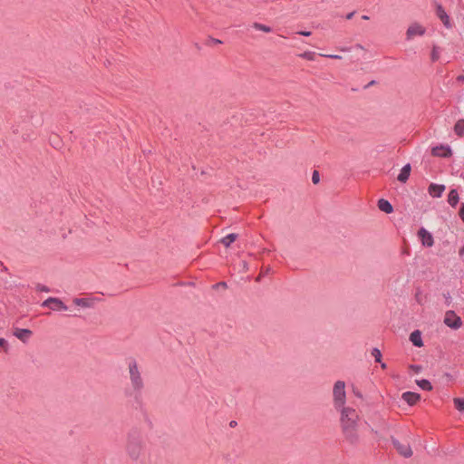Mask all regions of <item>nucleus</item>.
<instances>
[{
	"label": "nucleus",
	"mask_w": 464,
	"mask_h": 464,
	"mask_svg": "<svg viewBox=\"0 0 464 464\" xmlns=\"http://www.w3.org/2000/svg\"><path fill=\"white\" fill-rule=\"evenodd\" d=\"M216 286L226 287L227 286V283L226 282H219L218 284L216 285Z\"/></svg>",
	"instance_id": "37"
},
{
	"label": "nucleus",
	"mask_w": 464,
	"mask_h": 464,
	"mask_svg": "<svg viewBox=\"0 0 464 464\" xmlns=\"http://www.w3.org/2000/svg\"><path fill=\"white\" fill-rule=\"evenodd\" d=\"M418 236L420 237V239L421 240V244L424 246H432L433 244H434V240H433V237L432 235L427 230L425 229L424 227H421L419 232H418Z\"/></svg>",
	"instance_id": "11"
},
{
	"label": "nucleus",
	"mask_w": 464,
	"mask_h": 464,
	"mask_svg": "<svg viewBox=\"0 0 464 464\" xmlns=\"http://www.w3.org/2000/svg\"><path fill=\"white\" fill-rule=\"evenodd\" d=\"M459 197L458 190L456 188H452L450 190L448 195V203L452 207L455 208L457 204L459 203Z\"/></svg>",
	"instance_id": "18"
},
{
	"label": "nucleus",
	"mask_w": 464,
	"mask_h": 464,
	"mask_svg": "<svg viewBox=\"0 0 464 464\" xmlns=\"http://www.w3.org/2000/svg\"><path fill=\"white\" fill-rule=\"evenodd\" d=\"M229 426L230 427H236L237 426V421L236 420H231L230 423H229Z\"/></svg>",
	"instance_id": "39"
},
{
	"label": "nucleus",
	"mask_w": 464,
	"mask_h": 464,
	"mask_svg": "<svg viewBox=\"0 0 464 464\" xmlns=\"http://www.w3.org/2000/svg\"><path fill=\"white\" fill-rule=\"evenodd\" d=\"M454 132L459 137H462L464 135V119H460L455 123Z\"/></svg>",
	"instance_id": "19"
},
{
	"label": "nucleus",
	"mask_w": 464,
	"mask_h": 464,
	"mask_svg": "<svg viewBox=\"0 0 464 464\" xmlns=\"http://www.w3.org/2000/svg\"><path fill=\"white\" fill-rule=\"evenodd\" d=\"M297 34H300V35H304V36H310L311 35V32L310 31H299Z\"/></svg>",
	"instance_id": "33"
},
{
	"label": "nucleus",
	"mask_w": 464,
	"mask_h": 464,
	"mask_svg": "<svg viewBox=\"0 0 464 464\" xmlns=\"http://www.w3.org/2000/svg\"><path fill=\"white\" fill-rule=\"evenodd\" d=\"M35 289L38 292H44V293L50 292V288L48 286L44 285H42V284H37L35 285Z\"/></svg>",
	"instance_id": "29"
},
{
	"label": "nucleus",
	"mask_w": 464,
	"mask_h": 464,
	"mask_svg": "<svg viewBox=\"0 0 464 464\" xmlns=\"http://www.w3.org/2000/svg\"><path fill=\"white\" fill-rule=\"evenodd\" d=\"M410 341L416 347H422L423 342L421 338V332L420 330H415L410 334Z\"/></svg>",
	"instance_id": "16"
},
{
	"label": "nucleus",
	"mask_w": 464,
	"mask_h": 464,
	"mask_svg": "<svg viewBox=\"0 0 464 464\" xmlns=\"http://www.w3.org/2000/svg\"><path fill=\"white\" fill-rule=\"evenodd\" d=\"M0 349H3L5 353L8 352L9 345L5 338H0Z\"/></svg>",
	"instance_id": "28"
},
{
	"label": "nucleus",
	"mask_w": 464,
	"mask_h": 464,
	"mask_svg": "<svg viewBox=\"0 0 464 464\" xmlns=\"http://www.w3.org/2000/svg\"><path fill=\"white\" fill-rule=\"evenodd\" d=\"M127 363L132 392L135 394V397L140 396L145 384L138 363L133 358L129 359Z\"/></svg>",
	"instance_id": "2"
},
{
	"label": "nucleus",
	"mask_w": 464,
	"mask_h": 464,
	"mask_svg": "<svg viewBox=\"0 0 464 464\" xmlns=\"http://www.w3.org/2000/svg\"><path fill=\"white\" fill-rule=\"evenodd\" d=\"M44 307H50L52 310H68V306L59 298L48 297L42 304Z\"/></svg>",
	"instance_id": "6"
},
{
	"label": "nucleus",
	"mask_w": 464,
	"mask_h": 464,
	"mask_svg": "<svg viewBox=\"0 0 464 464\" xmlns=\"http://www.w3.org/2000/svg\"><path fill=\"white\" fill-rule=\"evenodd\" d=\"M445 188V185L431 183L428 188V192L433 198H440Z\"/></svg>",
	"instance_id": "13"
},
{
	"label": "nucleus",
	"mask_w": 464,
	"mask_h": 464,
	"mask_svg": "<svg viewBox=\"0 0 464 464\" xmlns=\"http://www.w3.org/2000/svg\"><path fill=\"white\" fill-rule=\"evenodd\" d=\"M312 181L314 184H317L320 181V174L318 170H314L312 174Z\"/></svg>",
	"instance_id": "30"
},
{
	"label": "nucleus",
	"mask_w": 464,
	"mask_h": 464,
	"mask_svg": "<svg viewBox=\"0 0 464 464\" xmlns=\"http://www.w3.org/2000/svg\"><path fill=\"white\" fill-rule=\"evenodd\" d=\"M362 18L363 20H369V19H370V17H369L368 15H365V14H364V15H362Z\"/></svg>",
	"instance_id": "41"
},
{
	"label": "nucleus",
	"mask_w": 464,
	"mask_h": 464,
	"mask_svg": "<svg viewBox=\"0 0 464 464\" xmlns=\"http://www.w3.org/2000/svg\"><path fill=\"white\" fill-rule=\"evenodd\" d=\"M436 14L446 28L450 29L452 27L450 18L440 4H436Z\"/></svg>",
	"instance_id": "9"
},
{
	"label": "nucleus",
	"mask_w": 464,
	"mask_h": 464,
	"mask_svg": "<svg viewBox=\"0 0 464 464\" xmlns=\"http://www.w3.org/2000/svg\"><path fill=\"white\" fill-rule=\"evenodd\" d=\"M340 412V423L345 440L351 445H357L360 441L358 426L360 417L355 409L344 407L338 410Z\"/></svg>",
	"instance_id": "1"
},
{
	"label": "nucleus",
	"mask_w": 464,
	"mask_h": 464,
	"mask_svg": "<svg viewBox=\"0 0 464 464\" xmlns=\"http://www.w3.org/2000/svg\"><path fill=\"white\" fill-rule=\"evenodd\" d=\"M210 41L214 44H222V41L218 40V39H215V38H210Z\"/></svg>",
	"instance_id": "36"
},
{
	"label": "nucleus",
	"mask_w": 464,
	"mask_h": 464,
	"mask_svg": "<svg viewBox=\"0 0 464 464\" xmlns=\"http://www.w3.org/2000/svg\"><path fill=\"white\" fill-rule=\"evenodd\" d=\"M440 57V52L439 48L437 46H433L432 52H431V60L433 62L437 61Z\"/></svg>",
	"instance_id": "27"
},
{
	"label": "nucleus",
	"mask_w": 464,
	"mask_h": 464,
	"mask_svg": "<svg viewBox=\"0 0 464 464\" xmlns=\"http://www.w3.org/2000/svg\"><path fill=\"white\" fill-rule=\"evenodd\" d=\"M298 56L308 61H314L315 59L316 53L314 52L306 51L299 53Z\"/></svg>",
	"instance_id": "23"
},
{
	"label": "nucleus",
	"mask_w": 464,
	"mask_h": 464,
	"mask_svg": "<svg viewBox=\"0 0 464 464\" xmlns=\"http://www.w3.org/2000/svg\"><path fill=\"white\" fill-rule=\"evenodd\" d=\"M322 56L331 58V59H341L340 55L337 54H321Z\"/></svg>",
	"instance_id": "32"
},
{
	"label": "nucleus",
	"mask_w": 464,
	"mask_h": 464,
	"mask_svg": "<svg viewBox=\"0 0 464 464\" xmlns=\"http://www.w3.org/2000/svg\"><path fill=\"white\" fill-rule=\"evenodd\" d=\"M126 450L128 455L133 460H139L144 454L141 439L136 432L129 434Z\"/></svg>",
	"instance_id": "3"
},
{
	"label": "nucleus",
	"mask_w": 464,
	"mask_h": 464,
	"mask_svg": "<svg viewBox=\"0 0 464 464\" xmlns=\"http://www.w3.org/2000/svg\"><path fill=\"white\" fill-rule=\"evenodd\" d=\"M237 234L236 233H230L228 235H227L226 237H224L222 239H221V243L226 246V247H228L237 238Z\"/></svg>",
	"instance_id": "20"
},
{
	"label": "nucleus",
	"mask_w": 464,
	"mask_h": 464,
	"mask_svg": "<svg viewBox=\"0 0 464 464\" xmlns=\"http://www.w3.org/2000/svg\"><path fill=\"white\" fill-rule=\"evenodd\" d=\"M459 215L461 220L464 222V203L461 204Z\"/></svg>",
	"instance_id": "31"
},
{
	"label": "nucleus",
	"mask_w": 464,
	"mask_h": 464,
	"mask_svg": "<svg viewBox=\"0 0 464 464\" xmlns=\"http://www.w3.org/2000/svg\"><path fill=\"white\" fill-rule=\"evenodd\" d=\"M380 363H381V367H382V369H385V368H386V363L382 362H381Z\"/></svg>",
	"instance_id": "42"
},
{
	"label": "nucleus",
	"mask_w": 464,
	"mask_h": 464,
	"mask_svg": "<svg viewBox=\"0 0 464 464\" xmlns=\"http://www.w3.org/2000/svg\"><path fill=\"white\" fill-rule=\"evenodd\" d=\"M425 32L426 29L422 25L418 23H414L408 27L406 32V39L409 41L416 35L421 36L425 34Z\"/></svg>",
	"instance_id": "8"
},
{
	"label": "nucleus",
	"mask_w": 464,
	"mask_h": 464,
	"mask_svg": "<svg viewBox=\"0 0 464 464\" xmlns=\"http://www.w3.org/2000/svg\"><path fill=\"white\" fill-rule=\"evenodd\" d=\"M417 299H420V296H419V294L416 295Z\"/></svg>",
	"instance_id": "43"
},
{
	"label": "nucleus",
	"mask_w": 464,
	"mask_h": 464,
	"mask_svg": "<svg viewBox=\"0 0 464 464\" xmlns=\"http://www.w3.org/2000/svg\"><path fill=\"white\" fill-rule=\"evenodd\" d=\"M73 303L76 305H79L82 307H89L91 305V302L88 298H75L73 300Z\"/></svg>",
	"instance_id": "22"
},
{
	"label": "nucleus",
	"mask_w": 464,
	"mask_h": 464,
	"mask_svg": "<svg viewBox=\"0 0 464 464\" xmlns=\"http://www.w3.org/2000/svg\"><path fill=\"white\" fill-rule=\"evenodd\" d=\"M33 332L29 329L25 328H15L14 331V335L22 341L24 343H27L31 338Z\"/></svg>",
	"instance_id": "12"
},
{
	"label": "nucleus",
	"mask_w": 464,
	"mask_h": 464,
	"mask_svg": "<svg viewBox=\"0 0 464 464\" xmlns=\"http://www.w3.org/2000/svg\"><path fill=\"white\" fill-rule=\"evenodd\" d=\"M378 208L380 210L386 214H391L393 211V207L388 200L381 198L378 200Z\"/></svg>",
	"instance_id": "17"
},
{
	"label": "nucleus",
	"mask_w": 464,
	"mask_h": 464,
	"mask_svg": "<svg viewBox=\"0 0 464 464\" xmlns=\"http://www.w3.org/2000/svg\"><path fill=\"white\" fill-rule=\"evenodd\" d=\"M444 324L451 329L458 330L462 325V320L454 311L450 310L445 314Z\"/></svg>",
	"instance_id": "5"
},
{
	"label": "nucleus",
	"mask_w": 464,
	"mask_h": 464,
	"mask_svg": "<svg viewBox=\"0 0 464 464\" xmlns=\"http://www.w3.org/2000/svg\"><path fill=\"white\" fill-rule=\"evenodd\" d=\"M401 398L410 406H412V405L416 404L420 401V395L419 393L412 392H405L402 393Z\"/></svg>",
	"instance_id": "14"
},
{
	"label": "nucleus",
	"mask_w": 464,
	"mask_h": 464,
	"mask_svg": "<svg viewBox=\"0 0 464 464\" xmlns=\"http://www.w3.org/2000/svg\"><path fill=\"white\" fill-rule=\"evenodd\" d=\"M411 369H413L416 372H419L421 370V366L420 365H411Z\"/></svg>",
	"instance_id": "34"
},
{
	"label": "nucleus",
	"mask_w": 464,
	"mask_h": 464,
	"mask_svg": "<svg viewBox=\"0 0 464 464\" xmlns=\"http://www.w3.org/2000/svg\"><path fill=\"white\" fill-rule=\"evenodd\" d=\"M357 47L358 48H362V46L361 44H357Z\"/></svg>",
	"instance_id": "45"
},
{
	"label": "nucleus",
	"mask_w": 464,
	"mask_h": 464,
	"mask_svg": "<svg viewBox=\"0 0 464 464\" xmlns=\"http://www.w3.org/2000/svg\"><path fill=\"white\" fill-rule=\"evenodd\" d=\"M372 355L374 357L376 362H381L382 353L378 348H373L372 350Z\"/></svg>",
	"instance_id": "26"
},
{
	"label": "nucleus",
	"mask_w": 464,
	"mask_h": 464,
	"mask_svg": "<svg viewBox=\"0 0 464 464\" xmlns=\"http://www.w3.org/2000/svg\"><path fill=\"white\" fill-rule=\"evenodd\" d=\"M253 27L255 29H256V30H259V31H262V32H265V33L272 32V28L270 26L263 24H259V23H255L253 24Z\"/></svg>",
	"instance_id": "25"
},
{
	"label": "nucleus",
	"mask_w": 464,
	"mask_h": 464,
	"mask_svg": "<svg viewBox=\"0 0 464 464\" xmlns=\"http://www.w3.org/2000/svg\"><path fill=\"white\" fill-rule=\"evenodd\" d=\"M354 14H355V12H354V11H353V12H351V13L347 14H346V19H352V18H353V16L354 15Z\"/></svg>",
	"instance_id": "35"
},
{
	"label": "nucleus",
	"mask_w": 464,
	"mask_h": 464,
	"mask_svg": "<svg viewBox=\"0 0 464 464\" xmlns=\"http://www.w3.org/2000/svg\"><path fill=\"white\" fill-rule=\"evenodd\" d=\"M457 81H459V82H463V81H464V75H459V76L457 77Z\"/></svg>",
	"instance_id": "38"
},
{
	"label": "nucleus",
	"mask_w": 464,
	"mask_h": 464,
	"mask_svg": "<svg viewBox=\"0 0 464 464\" xmlns=\"http://www.w3.org/2000/svg\"><path fill=\"white\" fill-rule=\"evenodd\" d=\"M431 154L435 157L449 158L452 151L449 145H438L432 148Z\"/></svg>",
	"instance_id": "10"
},
{
	"label": "nucleus",
	"mask_w": 464,
	"mask_h": 464,
	"mask_svg": "<svg viewBox=\"0 0 464 464\" xmlns=\"http://www.w3.org/2000/svg\"><path fill=\"white\" fill-rule=\"evenodd\" d=\"M411 169V167L410 163L404 165L401 169L400 174L397 177V179L401 183H405L409 179Z\"/></svg>",
	"instance_id": "15"
},
{
	"label": "nucleus",
	"mask_w": 464,
	"mask_h": 464,
	"mask_svg": "<svg viewBox=\"0 0 464 464\" xmlns=\"http://www.w3.org/2000/svg\"><path fill=\"white\" fill-rule=\"evenodd\" d=\"M464 253V247L460 250V255Z\"/></svg>",
	"instance_id": "44"
},
{
	"label": "nucleus",
	"mask_w": 464,
	"mask_h": 464,
	"mask_svg": "<svg viewBox=\"0 0 464 464\" xmlns=\"http://www.w3.org/2000/svg\"><path fill=\"white\" fill-rule=\"evenodd\" d=\"M333 401L336 411L346 407L345 382L343 381L335 382L333 388Z\"/></svg>",
	"instance_id": "4"
},
{
	"label": "nucleus",
	"mask_w": 464,
	"mask_h": 464,
	"mask_svg": "<svg viewBox=\"0 0 464 464\" xmlns=\"http://www.w3.org/2000/svg\"><path fill=\"white\" fill-rule=\"evenodd\" d=\"M374 83H375V81H372L371 82H369V83L365 86V88H368L369 86H372V85H373Z\"/></svg>",
	"instance_id": "40"
},
{
	"label": "nucleus",
	"mask_w": 464,
	"mask_h": 464,
	"mask_svg": "<svg viewBox=\"0 0 464 464\" xmlns=\"http://www.w3.org/2000/svg\"><path fill=\"white\" fill-rule=\"evenodd\" d=\"M416 383L423 391H431L433 388L430 382L426 379L417 380Z\"/></svg>",
	"instance_id": "21"
},
{
	"label": "nucleus",
	"mask_w": 464,
	"mask_h": 464,
	"mask_svg": "<svg viewBox=\"0 0 464 464\" xmlns=\"http://www.w3.org/2000/svg\"><path fill=\"white\" fill-rule=\"evenodd\" d=\"M392 442L399 454H401L402 457L410 458L412 456V450L409 443H401L393 437H392Z\"/></svg>",
	"instance_id": "7"
},
{
	"label": "nucleus",
	"mask_w": 464,
	"mask_h": 464,
	"mask_svg": "<svg viewBox=\"0 0 464 464\" xmlns=\"http://www.w3.org/2000/svg\"><path fill=\"white\" fill-rule=\"evenodd\" d=\"M454 406L459 411L463 412L464 411V399L462 398H454L453 399Z\"/></svg>",
	"instance_id": "24"
}]
</instances>
